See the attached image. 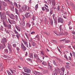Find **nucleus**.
<instances>
[{
  "label": "nucleus",
  "mask_w": 75,
  "mask_h": 75,
  "mask_svg": "<svg viewBox=\"0 0 75 75\" xmlns=\"http://www.w3.org/2000/svg\"><path fill=\"white\" fill-rule=\"evenodd\" d=\"M27 11H29V12L25 13V16L27 18H29V16H29L28 15L29 14H30L31 11V10H30V8L28 7V8L27 9Z\"/></svg>",
  "instance_id": "f257e3e1"
},
{
  "label": "nucleus",
  "mask_w": 75,
  "mask_h": 75,
  "mask_svg": "<svg viewBox=\"0 0 75 75\" xmlns=\"http://www.w3.org/2000/svg\"><path fill=\"white\" fill-rule=\"evenodd\" d=\"M23 68L24 70V72H25L29 73H31V70H30L29 69H27V67H24Z\"/></svg>",
  "instance_id": "f03ea898"
},
{
  "label": "nucleus",
  "mask_w": 75,
  "mask_h": 75,
  "mask_svg": "<svg viewBox=\"0 0 75 75\" xmlns=\"http://www.w3.org/2000/svg\"><path fill=\"white\" fill-rule=\"evenodd\" d=\"M65 71V69L64 68H62L60 69L59 72L60 75H64V73Z\"/></svg>",
  "instance_id": "7ed1b4c3"
},
{
  "label": "nucleus",
  "mask_w": 75,
  "mask_h": 75,
  "mask_svg": "<svg viewBox=\"0 0 75 75\" xmlns=\"http://www.w3.org/2000/svg\"><path fill=\"white\" fill-rule=\"evenodd\" d=\"M21 47L22 50H23V51H25L26 50V47H25V46L23 43H21Z\"/></svg>",
  "instance_id": "20e7f679"
},
{
  "label": "nucleus",
  "mask_w": 75,
  "mask_h": 75,
  "mask_svg": "<svg viewBox=\"0 0 75 75\" xmlns=\"http://www.w3.org/2000/svg\"><path fill=\"white\" fill-rule=\"evenodd\" d=\"M58 23H64V20L62 18L59 17L58 18Z\"/></svg>",
  "instance_id": "39448f33"
},
{
  "label": "nucleus",
  "mask_w": 75,
  "mask_h": 75,
  "mask_svg": "<svg viewBox=\"0 0 75 75\" xmlns=\"http://www.w3.org/2000/svg\"><path fill=\"white\" fill-rule=\"evenodd\" d=\"M22 41L23 42L24 45H25L26 47L28 48V43H27V42L25 40H22Z\"/></svg>",
  "instance_id": "423d86ee"
},
{
  "label": "nucleus",
  "mask_w": 75,
  "mask_h": 75,
  "mask_svg": "<svg viewBox=\"0 0 75 75\" xmlns=\"http://www.w3.org/2000/svg\"><path fill=\"white\" fill-rule=\"evenodd\" d=\"M7 45H8V48L10 51H11V50H12V46H11V45L10 43H8Z\"/></svg>",
  "instance_id": "0eeeda50"
},
{
  "label": "nucleus",
  "mask_w": 75,
  "mask_h": 75,
  "mask_svg": "<svg viewBox=\"0 0 75 75\" xmlns=\"http://www.w3.org/2000/svg\"><path fill=\"white\" fill-rule=\"evenodd\" d=\"M7 39L5 38L2 39L1 42V43H2V44H4V45H5L4 44H5V43H6V42H7Z\"/></svg>",
  "instance_id": "6e6552de"
},
{
  "label": "nucleus",
  "mask_w": 75,
  "mask_h": 75,
  "mask_svg": "<svg viewBox=\"0 0 75 75\" xmlns=\"http://www.w3.org/2000/svg\"><path fill=\"white\" fill-rule=\"evenodd\" d=\"M59 28L60 31H64V29H65V27L64 26H62V25H60Z\"/></svg>",
  "instance_id": "1a4fd4ad"
},
{
  "label": "nucleus",
  "mask_w": 75,
  "mask_h": 75,
  "mask_svg": "<svg viewBox=\"0 0 75 75\" xmlns=\"http://www.w3.org/2000/svg\"><path fill=\"white\" fill-rule=\"evenodd\" d=\"M27 6L26 5H25L22 6L21 8L22 9L23 11H25V10H27Z\"/></svg>",
  "instance_id": "9d476101"
},
{
  "label": "nucleus",
  "mask_w": 75,
  "mask_h": 75,
  "mask_svg": "<svg viewBox=\"0 0 75 75\" xmlns=\"http://www.w3.org/2000/svg\"><path fill=\"white\" fill-rule=\"evenodd\" d=\"M9 17L11 20H15V16L12 14L9 16Z\"/></svg>",
  "instance_id": "9b49d317"
},
{
  "label": "nucleus",
  "mask_w": 75,
  "mask_h": 75,
  "mask_svg": "<svg viewBox=\"0 0 75 75\" xmlns=\"http://www.w3.org/2000/svg\"><path fill=\"white\" fill-rule=\"evenodd\" d=\"M9 1L10 2L11 4L13 6H11V9H13V8H14V6H13V2L11 1Z\"/></svg>",
  "instance_id": "f8f14e48"
},
{
  "label": "nucleus",
  "mask_w": 75,
  "mask_h": 75,
  "mask_svg": "<svg viewBox=\"0 0 75 75\" xmlns=\"http://www.w3.org/2000/svg\"><path fill=\"white\" fill-rule=\"evenodd\" d=\"M29 57H30V58H33V53H30L29 54Z\"/></svg>",
  "instance_id": "ddd939ff"
},
{
  "label": "nucleus",
  "mask_w": 75,
  "mask_h": 75,
  "mask_svg": "<svg viewBox=\"0 0 75 75\" xmlns=\"http://www.w3.org/2000/svg\"><path fill=\"white\" fill-rule=\"evenodd\" d=\"M31 25L30 24V23H26V27H28L30 28V26H31Z\"/></svg>",
  "instance_id": "4468645a"
},
{
  "label": "nucleus",
  "mask_w": 75,
  "mask_h": 75,
  "mask_svg": "<svg viewBox=\"0 0 75 75\" xmlns=\"http://www.w3.org/2000/svg\"><path fill=\"white\" fill-rule=\"evenodd\" d=\"M50 23L51 25H53V21L52 19H50Z\"/></svg>",
  "instance_id": "2eb2a0df"
},
{
  "label": "nucleus",
  "mask_w": 75,
  "mask_h": 75,
  "mask_svg": "<svg viewBox=\"0 0 75 75\" xmlns=\"http://www.w3.org/2000/svg\"><path fill=\"white\" fill-rule=\"evenodd\" d=\"M31 44L32 45H33V47H35V46L37 45V44H36V43H35L34 42H32Z\"/></svg>",
  "instance_id": "dca6fc26"
},
{
  "label": "nucleus",
  "mask_w": 75,
  "mask_h": 75,
  "mask_svg": "<svg viewBox=\"0 0 75 75\" xmlns=\"http://www.w3.org/2000/svg\"><path fill=\"white\" fill-rule=\"evenodd\" d=\"M16 29H17L18 31H19V32L20 31H21L20 28L18 26H16Z\"/></svg>",
  "instance_id": "f3484780"
},
{
  "label": "nucleus",
  "mask_w": 75,
  "mask_h": 75,
  "mask_svg": "<svg viewBox=\"0 0 75 75\" xmlns=\"http://www.w3.org/2000/svg\"><path fill=\"white\" fill-rule=\"evenodd\" d=\"M0 67H1V71H3V64L2 63H0Z\"/></svg>",
  "instance_id": "a211bd4d"
},
{
  "label": "nucleus",
  "mask_w": 75,
  "mask_h": 75,
  "mask_svg": "<svg viewBox=\"0 0 75 75\" xmlns=\"http://www.w3.org/2000/svg\"><path fill=\"white\" fill-rule=\"evenodd\" d=\"M14 6H15L16 8H18V6H17V4L16 2H14L13 3Z\"/></svg>",
  "instance_id": "6ab92c4d"
},
{
  "label": "nucleus",
  "mask_w": 75,
  "mask_h": 75,
  "mask_svg": "<svg viewBox=\"0 0 75 75\" xmlns=\"http://www.w3.org/2000/svg\"><path fill=\"white\" fill-rule=\"evenodd\" d=\"M3 24L4 25V27H7V25L8 24H6L5 22L4 21H3Z\"/></svg>",
  "instance_id": "aec40b11"
},
{
  "label": "nucleus",
  "mask_w": 75,
  "mask_h": 75,
  "mask_svg": "<svg viewBox=\"0 0 75 75\" xmlns=\"http://www.w3.org/2000/svg\"><path fill=\"white\" fill-rule=\"evenodd\" d=\"M20 25H21L24 26L25 25V23L24 22H22L20 23Z\"/></svg>",
  "instance_id": "412c9836"
},
{
  "label": "nucleus",
  "mask_w": 75,
  "mask_h": 75,
  "mask_svg": "<svg viewBox=\"0 0 75 75\" xmlns=\"http://www.w3.org/2000/svg\"><path fill=\"white\" fill-rule=\"evenodd\" d=\"M34 57L36 59H37V58H38V55H37V54H34Z\"/></svg>",
  "instance_id": "4be33fe9"
},
{
  "label": "nucleus",
  "mask_w": 75,
  "mask_h": 75,
  "mask_svg": "<svg viewBox=\"0 0 75 75\" xmlns=\"http://www.w3.org/2000/svg\"><path fill=\"white\" fill-rule=\"evenodd\" d=\"M53 74L54 75H57V71H56L55 70L54 71Z\"/></svg>",
  "instance_id": "5701e85b"
},
{
  "label": "nucleus",
  "mask_w": 75,
  "mask_h": 75,
  "mask_svg": "<svg viewBox=\"0 0 75 75\" xmlns=\"http://www.w3.org/2000/svg\"><path fill=\"white\" fill-rule=\"evenodd\" d=\"M44 7L45 8V11L46 12H48L49 11V9H48V8H46V7L44 6Z\"/></svg>",
  "instance_id": "b1692460"
},
{
  "label": "nucleus",
  "mask_w": 75,
  "mask_h": 75,
  "mask_svg": "<svg viewBox=\"0 0 75 75\" xmlns=\"http://www.w3.org/2000/svg\"><path fill=\"white\" fill-rule=\"evenodd\" d=\"M22 21H24V20H25V17H24V15H22Z\"/></svg>",
  "instance_id": "393cba45"
},
{
  "label": "nucleus",
  "mask_w": 75,
  "mask_h": 75,
  "mask_svg": "<svg viewBox=\"0 0 75 75\" xmlns=\"http://www.w3.org/2000/svg\"><path fill=\"white\" fill-rule=\"evenodd\" d=\"M53 1H52V4L53 5V6H55V1H54V0H53Z\"/></svg>",
  "instance_id": "a878e982"
},
{
  "label": "nucleus",
  "mask_w": 75,
  "mask_h": 75,
  "mask_svg": "<svg viewBox=\"0 0 75 75\" xmlns=\"http://www.w3.org/2000/svg\"><path fill=\"white\" fill-rule=\"evenodd\" d=\"M54 25H56L57 24V20H54Z\"/></svg>",
  "instance_id": "bb28decb"
},
{
  "label": "nucleus",
  "mask_w": 75,
  "mask_h": 75,
  "mask_svg": "<svg viewBox=\"0 0 75 75\" xmlns=\"http://www.w3.org/2000/svg\"><path fill=\"white\" fill-rule=\"evenodd\" d=\"M7 27H8V28H11V25L10 24H9V25H8Z\"/></svg>",
  "instance_id": "cd10ccee"
},
{
  "label": "nucleus",
  "mask_w": 75,
  "mask_h": 75,
  "mask_svg": "<svg viewBox=\"0 0 75 75\" xmlns=\"http://www.w3.org/2000/svg\"><path fill=\"white\" fill-rule=\"evenodd\" d=\"M48 68L49 69L51 70L52 69V66H48Z\"/></svg>",
  "instance_id": "c85d7f7f"
},
{
  "label": "nucleus",
  "mask_w": 75,
  "mask_h": 75,
  "mask_svg": "<svg viewBox=\"0 0 75 75\" xmlns=\"http://www.w3.org/2000/svg\"><path fill=\"white\" fill-rule=\"evenodd\" d=\"M53 18L54 20H55V19H56L57 18L56 17H55V15L54 14L53 15Z\"/></svg>",
  "instance_id": "c756f323"
},
{
  "label": "nucleus",
  "mask_w": 75,
  "mask_h": 75,
  "mask_svg": "<svg viewBox=\"0 0 75 75\" xmlns=\"http://www.w3.org/2000/svg\"><path fill=\"white\" fill-rule=\"evenodd\" d=\"M11 21L12 22V24H16V21L14 20H11Z\"/></svg>",
  "instance_id": "7c9ffc66"
},
{
  "label": "nucleus",
  "mask_w": 75,
  "mask_h": 75,
  "mask_svg": "<svg viewBox=\"0 0 75 75\" xmlns=\"http://www.w3.org/2000/svg\"><path fill=\"white\" fill-rule=\"evenodd\" d=\"M3 4L4 6H6L7 5V3L4 2H3Z\"/></svg>",
  "instance_id": "2f4dec72"
},
{
  "label": "nucleus",
  "mask_w": 75,
  "mask_h": 75,
  "mask_svg": "<svg viewBox=\"0 0 75 75\" xmlns=\"http://www.w3.org/2000/svg\"><path fill=\"white\" fill-rule=\"evenodd\" d=\"M35 8L36 10H37V9L38 8V4H37L35 5Z\"/></svg>",
  "instance_id": "473e14b6"
},
{
  "label": "nucleus",
  "mask_w": 75,
  "mask_h": 75,
  "mask_svg": "<svg viewBox=\"0 0 75 75\" xmlns=\"http://www.w3.org/2000/svg\"><path fill=\"white\" fill-rule=\"evenodd\" d=\"M64 35H68V33L67 32H65L64 33Z\"/></svg>",
  "instance_id": "72a5a7b5"
},
{
  "label": "nucleus",
  "mask_w": 75,
  "mask_h": 75,
  "mask_svg": "<svg viewBox=\"0 0 75 75\" xmlns=\"http://www.w3.org/2000/svg\"><path fill=\"white\" fill-rule=\"evenodd\" d=\"M42 64L44 65H47V63L45 62H43L42 63Z\"/></svg>",
  "instance_id": "f704fd0d"
},
{
  "label": "nucleus",
  "mask_w": 75,
  "mask_h": 75,
  "mask_svg": "<svg viewBox=\"0 0 75 75\" xmlns=\"http://www.w3.org/2000/svg\"><path fill=\"white\" fill-rule=\"evenodd\" d=\"M72 53L73 56L74 57V58H75V53L74 52V51H73L72 52Z\"/></svg>",
  "instance_id": "c9c22d12"
},
{
  "label": "nucleus",
  "mask_w": 75,
  "mask_h": 75,
  "mask_svg": "<svg viewBox=\"0 0 75 75\" xmlns=\"http://www.w3.org/2000/svg\"><path fill=\"white\" fill-rule=\"evenodd\" d=\"M53 63L56 66H57V63L55 62V60H53Z\"/></svg>",
  "instance_id": "e433bc0d"
},
{
  "label": "nucleus",
  "mask_w": 75,
  "mask_h": 75,
  "mask_svg": "<svg viewBox=\"0 0 75 75\" xmlns=\"http://www.w3.org/2000/svg\"><path fill=\"white\" fill-rule=\"evenodd\" d=\"M51 65V62H48V66H50Z\"/></svg>",
  "instance_id": "4c0bfd02"
},
{
  "label": "nucleus",
  "mask_w": 75,
  "mask_h": 75,
  "mask_svg": "<svg viewBox=\"0 0 75 75\" xmlns=\"http://www.w3.org/2000/svg\"><path fill=\"white\" fill-rule=\"evenodd\" d=\"M2 16H3V13H1V12H0V17H1V18H2Z\"/></svg>",
  "instance_id": "58836bf2"
},
{
  "label": "nucleus",
  "mask_w": 75,
  "mask_h": 75,
  "mask_svg": "<svg viewBox=\"0 0 75 75\" xmlns=\"http://www.w3.org/2000/svg\"><path fill=\"white\" fill-rule=\"evenodd\" d=\"M69 60L70 61H71V57L70 56H69L68 57V60Z\"/></svg>",
  "instance_id": "ea45409f"
},
{
  "label": "nucleus",
  "mask_w": 75,
  "mask_h": 75,
  "mask_svg": "<svg viewBox=\"0 0 75 75\" xmlns=\"http://www.w3.org/2000/svg\"><path fill=\"white\" fill-rule=\"evenodd\" d=\"M60 35H64V34L63 32H61L60 33Z\"/></svg>",
  "instance_id": "a19ab883"
},
{
  "label": "nucleus",
  "mask_w": 75,
  "mask_h": 75,
  "mask_svg": "<svg viewBox=\"0 0 75 75\" xmlns=\"http://www.w3.org/2000/svg\"><path fill=\"white\" fill-rule=\"evenodd\" d=\"M3 48V46L2 45L0 46V50H2Z\"/></svg>",
  "instance_id": "79ce46f5"
},
{
  "label": "nucleus",
  "mask_w": 75,
  "mask_h": 75,
  "mask_svg": "<svg viewBox=\"0 0 75 75\" xmlns=\"http://www.w3.org/2000/svg\"><path fill=\"white\" fill-rule=\"evenodd\" d=\"M38 72H37L36 71H34V73L35 75H37V74H38Z\"/></svg>",
  "instance_id": "37998d69"
},
{
  "label": "nucleus",
  "mask_w": 75,
  "mask_h": 75,
  "mask_svg": "<svg viewBox=\"0 0 75 75\" xmlns=\"http://www.w3.org/2000/svg\"><path fill=\"white\" fill-rule=\"evenodd\" d=\"M15 10H16V13L17 14H18V10H17V9L15 8Z\"/></svg>",
  "instance_id": "c03bdc74"
},
{
  "label": "nucleus",
  "mask_w": 75,
  "mask_h": 75,
  "mask_svg": "<svg viewBox=\"0 0 75 75\" xmlns=\"http://www.w3.org/2000/svg\"><path fill=\"white\" fill-rule=\"evenodd\" d=\"M16 37H17L18 40H19V39H20V38L19 37V36H18V35L17 34L16 35Z\"/></svg>",
  "instance_id": "a18cd8bd"
},
{
  "label": "nucleus",
  "mask_w": 75,
  "mask_h": 75,
  "mask_svg": "<svg viewBox=\"0 0 75 75\" xmlns=\"http://www.w3.org/2000/svg\"><path fill=\"white\" fill-rule=\"evenodd\" d=\"M13 47H16V46H17V45H16V44H13Z\"/></svg>",
  "instance_id": "49530a36"
},
{
  "label": "nucleus",
  "mask_w": 75,
  "mask_h": 75,
  "mask_svg": "<svg viewBox=\"0 0 75 75\" xmlns=\"http://www.w3.org/2000/svg\"><path fill=\"white\" fill-rule=\"evenodd\" d=\"M35 33V32H34V31H33L30 33V34H32V35L34 34Z\"/></svg>",
  "instance_id": "de8ad7c7"
},
{
  "label": "nucleus",
  "mask_w": 75,
  "mask_h": 75,
  "mask_svg": "<svg viewBox=\"0 0 75 75\" xmlns=\"http://www.w3.org/2000/svg\"><path fill=\"white\" fill-rule=\"evenodd\" d=\"M44 34H46V35H50V33H46V32H45Z\"/></svg>",
  "instance_id": "09e8293b"
},
{
  "label": "nucleus",
  "mask_w": 75,
  "mask_h": 75,
  "mask_svg": "<svg viewBox=\"0 0 75 75\" xmlns=\"http://www.w3.org/2000/svg\"><path fill=\"white\" fill-rule=\"evenodd\" d=\"M7 72L9 75H11V74L9 71H7Z\"/></svg>",
  "instance_id": "8fccbe9b"
},
{
  "label": "nucleus",
  "mask_w": 75,
  "mask_h": 75,
  "mask_svg": "<svg viewBox=\"0 0 75 75\" xmlns=\"http://www.w3.org/2000/svg\"><path fill=\"white\" fill-rule=\"evenodd\" d=\"M14 32L15 33V34H18V32L16 30H14Z\"/></svg>",
  "instance_id": "3c124183"
},
{
  "label": "nucleus",
  "mask_w": 75,
  "mask_h": 75,
  "mask_svg": "<svg viewBox=\"0 0 75 75\" xmlns=\"http://www.w3.org/2000/svg\"><path fill=\"white\" fill-rule=\"evenodd\" d=\"M65 42H66L67 43H68L69 42V40H65Z\"/></svg>",
  "instance_id": "603ef678"
},
{
  "label": "nucleus",
  "mask_w": 75,
  "mask_h": 75,
  "mask_svg": "<svg viewBox=\"0 0 75 75\" xmlns=\"http://www.w3.org/2000/svg\"><path fill=\"white\" fill-rule=\"evenodd\" d=\"M38 74L39 75H42L41 73L39 72H38Z\"/></svg>",
  "instance_id": "864d4df0"
},
{
  "label": "nucleus",
  "mask_w": 75,
  "mask_h": 75,
  "mask_svg": "<svg viewBox=\"0 0 75 75\" xmlns=\"http://www.w3.org/2000/svg\"><path fill=\"white\" fill-rule=\"evenodd\" d=\"M64 58H66L67 60H68V57H67V55L65 54L64 55Z\"/></svg>",
  "instance_id": "5fc2aeb1"
},
{
  "label": "nucleus",
  "mask_w": 75,
  "mask_h": 75,
  "mask_svg": "<svg viewBox=\"0 0 75 75\" xmlns=\"http://www.w3.org/2000/svg\"><path fill=\"white\" fill-rule=\"evenodd\" d=\"M65 68H69V65H66Z\"/></svg>",
  "instance_id": "6e6d98bb"
},
{
  "label": "nucleus",
  "mask_w": 75,
  "mask_h": 75,
  "mask_svg": "<svg viewBox=\"0 0 75 75\" xmlns=\"http://www.w3.org/2000/svg\"><path fill=\"white\" fill-rule=\"evenodd\" d=\"M72 33L74 35H75V32L73 31H72Z\"/></svg>",
  "instance_id": "4d7b16f0"
},
{
  "label": "nucleus",
  "mask_w": 75,
  "mask_h": 75,
  "mask_svg": "<svg viewBox=\"0 0 75 75\" xmlns=\"http://www.w3.org/2000/svg\"><path fill=\"white\" fill-rule=\"evenodd\" d=\"M19 11L20 13H23V11L21 9H19Z\"/></svg>",
  "instance_id": "13d9d810"
},
{
  "label": "nucleus",
  "mask_w": 75,
  "mask_h": 75,
  "mask_svg": "<svg viewBox=\"0 0 75 75\" xmlns=\"http://www.w3.org/2000/svg\"><path fill=\"white\" fill-rule=\"evenodd\" d=\"M16 49L18 51H19V50H20V48H19V47H16Z\"/></svg>",
  "instance_id": "bf43d9fd"
},
{
  "label": "nucleus",
  "mask_w": 75,
  "mask_h": 75,
  "mask_svg": "<svg viewBox=\"0 0 75 75\" xmlns=\"http://www.w3.org/2000/svg\"><path fill=\"white\" fill-rule=\"evenodd\" d=\"M44 8H45V7H42V10L43 11H45V9Z\"/></svg>",
  "instance_id": "052dcab7"
},
{
  "label": "nucleus",
  "mask_w": 75,
  "mask_h": 75,
  "mask_svg": "<svg viewBox=\"0 0 75 75\" xmlns=\"http://www.w3.org/2000/svg\"><path fill=\"white\" fill-rule=\"evenodd\" d=\"M57 10H59V9H60V7L59 6H58L57 8Z\"/></svg>",
  "instance_id": "680f3d73"
},
{
  "label": "nucleus",
  "mask_w": 75,
  "mask_h": 75,
  "mask_svg": "<svg viewBox=\"0 0 75 75\" xmlns=\"http://www.w3.org/2000/svg\"><path fill=\"white\" fill-rule=\"evenodd\" d=\"M29 47H31V44L30 43V42L29 43Z\"/></svg>",
  "instance_id": "e2e57ef3"
},
{
  "label": "nucleus",
  "mask_w": 75,
  "mask_h": 75,
  "mask_svg": "<svg viewBox=\"0 0 75 75\" xmlns=\"http://www.w3.org/2000/svg\"><path fill=\"white\" fill-rule=\"evenodd\" d=\"M41 54H42V55H44V53H43V52H42V51H40Z\"/></svg>",
  "instance_id": "0e129e2a"
},
{
  "label": "nucleus",
  "mask_w": 75,
  "mask_h": 75,
  "mask_svg": "<svg viewBox=\"0 0 75 75\" xmlns=\"http://www.w3.org/2000/svg\"><path fill=\"white\" fill-rule=\"evenodd\" d=\"M4 51L5 52H8V50H7V49H5L4 50Z\"/></svg>",
  "instance_id": "69168bd1"
},
{
  "label": "nucleus",
  "mask_w": 75,
  "mask_h": 75,
  "mask_svg": "<svg viewBox=\"0 0 75 75\" xmlns=\"http://www.w3.org/2000/svg\"><path fill=\"white\" fill-rule=\"evenodd\" d=\"M0 30H3V26H1L0 27Z\"/></svg>",
  "instance_id": "338daca9"
},
{
  "label": "nucleus",
  "mask_w": 75,
  "mask_h": 75,
  "mask_svg": "<svg viewBox=\"0 0 75 75\" xmlns=\"http://www.w3.org/2000/svg\"><path fill=\"white\" fill-rule=\"evenodd\" d=\"M73 48L75 50V45L74 46H73Z\"/></svg>",
  "instance_id": "774afa93"
}]
</instances>
